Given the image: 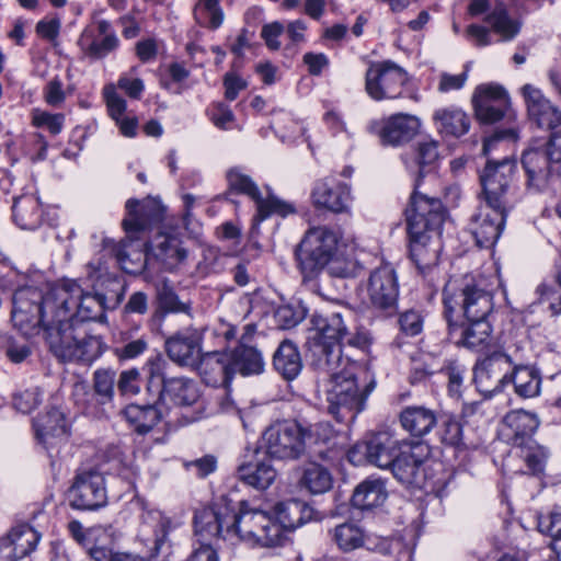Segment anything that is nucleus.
<instances>
[{
    "instance_id": "1",
    "label": "nucleus",
    "mask_w": 561,
    "mask_h": 561,
    "mask_svg": "<svg viewBox=\"0 0 561 561\" xmlns=\"http://www.w3.org/2000/svg\"><path fill=\"white\" fill-rule=\"evenodd\" d=\"M334 436L329 422L309 423L300 419L276 420L262 433L261 448L272 460L284 462L310 458L325 459L327 451L316 447Z\"/></svg>"
},
{
    "instance_id": "2",
    "label": "nucleus",
    "mask_w": 561,
    "mask_h": 561,
    "mask_svg": "<svg viewBox=\"0 0 561 561\" xmlns=\"http://www.w3.org/2000/svg\"><path fill=\"white\" fill-rule=\"evenodd\" d=\"M410 259L422 275L436 267L443 249L442 228L447 210L442 201L413 191L405 208Z\"/></svg>"
},
{
    "instance_id": "3",
    "label": "nucleus",
    "mask_w": 561,
    "mask_h": 561,
    "mask_svg": "<svg viewBox=\"0 0 561 561\" xmlns=\"http://www.w3.org/2000/svg\"><path fill=\"white\" fill-rule=\"evenodd\" d=\"M55 295L56 287L46 294L31 286L16 289L12 296L13 325L25 336H34L43 331L50 345V333L57 332L62 324Z\"/></svg>"
},
{
    "instance_id": "4",
    "label": "nucleus",
    "mask_w": 561,
    "mask_h": 561,
    "mask_svg": "<svg viewBox=\"0 0 561 561\" xmlns=\"http://www.w3.org/2000/svg\"><path fill=\"white\" fill-rule=\"evenodd\" d=\"M352 317V312L345 308L340 311L314 312L311 316L310 322L316 333L311 339L310 351L319 369L330 371L341 364Z\"/></svg>"
},
{
    "instance_id": "5",
    "label": "nucleus",
    "mask_w": 561,
    "mask_h": 561,
    "mask_svg": "<svg viewBox=\"0 0 561 561\" xmlns=\"http://www.w3.org/2000/svg\"><path fill=\"white\" fill-rule=\"evenodd\" d=\"M125 286L119 285V291L113 306H107V298L103 294L84 291L77 280L70 279L56 287L55 301L59 306L62 325L76 323L85 325V322H102L106 319L105 310L116 308L123 300Z\"/></svg>"
},
{
    "instance_id": "6",
    "label": "nucleus",
    "mask_w": 561,
    "mask_h": 561,
    "mask_svg": "<svg viewBox=\"0 0 561 561\" xmlns=\"http://www.w3.org/2000/svg\"><path fill=\"white\" fill-rule=\"evenodd\" d=\"M327 371L330 388L327 390V411L336 422L353 421L358 413L365 410L366 400L375 389V380L359 385L357 377L348 369Z\"/></svg>"
},
{
    "instance_id": "7",
    "label": "nucleus",
    "mask_w": 561,
    "mask_h": 561,
    "mask_svg": "<svg viewBox=\"0 0 561 561\" xmlns=\"http://www.w3.org/2000/svg\"><path fill=\"white\" fill-rule=\"evenodd\" d=\"M444 317L460 316L461 320L490 318L494 304L493 295L472 277H463L444 288Z\"/></svg>"
},
{
    "instance_id": "8",
    "label": "nucleus",
    "mask_w": 561,
    "mask_h": 561,
    "mask_svg": "<svg viewBox=\"0 0 561 561\" xmlns=\"http://www.w3.org/2000/svg\"><path fill=\"white\" fill-rule=\"evenodd\" d=\"M337 243V233L325 226L307 230L295 249V259L304 283L319 276L325 264L336 254Z\"/></svg>"
},
{
    "instance_id": "9",
    "label": "nucleus",
    "mask_w": 561,
    "mask_h": 561,
    "mask_svg": "<svg viewBox=\"0 0 561 561\" xmlns=\"http://www.w3.org/2000/svg\"><path fill=\"white\" fill-rule=\"evenodd\" d=\"M49 350L64 362L90 364L103 353V343L90 335L85 325L68 323L50 333Z\"/></svg>"
},
{
    "instance_id": "10",
    "label": "nucleus",
    "mask_w": 561,
    "mask_h": 561,
    "mask_svg": "<svg viewBox=\"0 0 561 561\" xmlns=\"http://www.w3.org/2000/svg\"><path fill=\"white\" fill-rule=\"evenodd\" d=\"M559 133L552 131L542 146L523 152L522 164L527 174V185L541 187L561 176V146Z\"/></svg>"
},
{
    "instance_id": "11",
    "label": "nucleus",
    "mask_w": 561,
    "mask_h": 561,
    "mask_svg": "<svg viewBox=\"0 0 561 561\" xmlns=\"http://www.w3.org/2000/svg\"><path fill=\"white\" fill-rule=\"evenodd\" d=\"M431 456V446L423 440L401 439V448L389 470L393 477L407 486L422 488L424 483V462Z\"/></svg>"
},
{
    "instance_id": "12",
    "label": "nucleus",
    "mask_w": 561,
    "mask_h": 561,
    "mask_svg": "<svg viewBox=\"0 0 561 561\" xmlns=\"http://www.w3.org/2000/svg\"><path fill=\"white\" fill-rule=\"evenodd\" d=\"M408 81V72L394 61H371L365 75V90L375 101L398 99Z\"/></svg>"
},
{
    "instance_id": "13",
    "label": "nucleus",
    "mask_w": 561,
    "mask_h": 561,
    "mask_svg": "<svg viewBox=\"0 0 561 561\" xmlns=\"http://www.w3.org/2000/svg\"><path fill=\"white\" fill-rule=\"evenodd\" d=\"M369 307L383 318L398 313L399 283L394 268L385 264L370 272L367 283Z\"/></svg>"
},
{
    "instance_id": "14",
    "label": "nucleus",
    "mask_w": 561,
    "mask_h": 561,
    "mask_svg": "<svg viewBox=\"0 0 561 561\" xmlns=\"http://www.w3.org/2000/svg\"><path fill=\"white\" fill-rule=\"evenodd\" d=\"M516 161L511 158L493 159L485 161L483 169L479 173V180L482 187L483 201L496 205L506 204L507 193L512 185L516 171Z\"/></svg>"
},
{
    "instance_id": "15",
    "label": "nucleus",
    "mask_w": 561,
    "mask_h": 561,
    "mask_svg": "<svg viewBox=\"0 0 561 561\" xmlns=\"http://www.w3.org/2000/svg\"><path fill=\"white\" fill-rule=\"evenodd\" d=\"M68 492L75 510L96 511L107 504L105 477L96 468L79 470Z\"/></svg>"
},
{
    "instance_id": "16",
    "label": "nucleus",
    "mask_w": 561,
    "mask_h": 561,
    "mask_svg": "<svg viewBox=\"0 0 561 561\" xmlns=\"http://www.w3.org/2000/svg\"><path fill=\"white\" fill-rule=\"evenodd\" d=\"M241 524L239 538L253 541L262 547L280 546L284 536L279 525L265 511L251 508L247 501H241Z\"/></svg>"
},
{
    "instance_id": "17",
    "label": "nucleus",
    "mask_w": 561,
    "mask_h": 561,
    "mask_svg": "<svg viewBox=\"0 0 561 561\" xmlns=\"http://www.w3.org/2000/svg\"><path fill=\"white\" fill-rule=\"evenodd\" d=\"M445 320L448 340L456 346L482 352L492 344L493 328L489 318L461 320L460 316L449 314Z\"/></svg>"
},
{
    "instance_id": "18",
    "label": "nucleus",
    "mask_w": 561,
    "mask_h": 561,
    "mask_svg": "<svg viewBox=\"0 0 561 561\" xmlns=\"http://www.w3.org/2000/svg\"><path fill=\"white\" fill-rule=\"evenodd\" d=\"M513 360L504 352H493L477 362L473 367V381L477 390L485 398L501 392L508 383Z\"/></svg>"
},
{
    "instance_id": "19",
    "label": "nucleus",
    "mask_w": 561,
    "mask_h": 561,
    "mask_svg": "<svg viewBox=\"0 0 561 561\" xmlns=\"http://www.w3.org/2000/svg\"><path fill=\"white\" fill-rule=\"evenodd\" d=\"M401 448V440L396 439L388 432L368 434L362 442L356 443L348 451L351 462L365 460L381 469H388L396 454Z\"/></svg>"
},
{
    "instance_id": "20",
    "label": "nucleus",
    "mask_w": 561,
    "mask_h": 561,
    "mask_svg": "<svg viewBox=\"0 0 561 561\" xmlns=\"http://www.w3.org/2000/svg\"><path fill=\"white\" fill-rule=\"evenodd\" d=\"M508 205L485 202L471 218L472 234L479 248L489 249L499 240L506 222Z\"/></svg>"
},
{
    "instance_id": "21",
    "label": "nucleus",
    "mask_w": 561,
    "mask_h": 561,
    "mask_svg": "<svg viewBox=\"0 0 561 561\" xmlns=\"http://www.w3.org/2000/svg\"><path fill=\"white\" fill-rule=\"evenodd\" d=\"M421 121L408 113L392 114L370 125L382 146L400 147L410 142L420 131Z\"/></svg>"
},
{
    "instance_id": "22",
    "label": "nucleus",
    "mask_w": 561,
    "mask_h": 561,
    "mask_svg": "<svg viewBox=\"0 0 561 561\" xmlns=\"http://www.w3.org/2000/svg\"><path fill=\"white\" fill-rule=\"evenodd\" d=\"M202 341L203 332L196 328L187 327L165 340L167 355L176 365L193 368L202 354Z\"/></svg>"
},
{
    "instance_id": "23",
    "label": "nucleus",
    "mask_w": 561,
    "mask_h": 561,
    "mask_svg": "<svg viewBox=\"0 0 561 561\" xmlns=\"http://www.w3.org/2000/svg\"><path fill=\"white\" fill-rule=\"evenodd\" d=\"M472 104L477 119L484 124H494L507 115L510 99L506 91L499 85H480L477 88Z\"/></svg>"
},
{
    "instance_id": "24",
    "label": "nucleus",
    "mask_w": 561,
    "mask_h": 561,
    "mask_svg": "<svg viewBox=\"0 0 561 561\" xmlns=\"http://www.w3.org/2000/svg\"><path fill=\"white\" fill-rule=\"evenodd\" d=\"M522 93L527 106L529 119L539 128H546L550 131H558L561 124V113L558 107L552 105L548 99L543 96L541 91L531 84H525Z\"/></svg>"
},
{
    "instance_id": "25",
    "label": "nucleus",
    "mask_w": 561,
    "mask_h": 561,
    "mask_svg": "<svg viewBox=\"0 0 561 561\" xmlns=\"http://www.w3.org/2000/svg\"><path fill=\"white\" fill-rule=\"evenodd\" d=\"M311 198L317 208H324L334 214L346 213L351 199V191L347 184L320 180L316 183Z\"/></svg>"
},
{
    "instance_id": "26",
    "label": "nucleus",
    "mask_w": 561,
    "mask_h": 561,
    "mask_svg": "<svg viewBox=\"0 0 561 561\" xmlns=\"http://www.w3.org/2000/svg\"><path fill=\"white\" fill-rule=\"evenodd\" d=\"M274 520L279 525L282 535L284 530H295L308 522L318 519V512L307 502L299 499H289L275 504L273 508Z\"/></svg>"
},
{
    "instance_id": "27",
    "label": "nucleus",
    "mask_w": 561,
    "mask_h": 561,
    "mask_svg": "<svg viewBox=\"0 0 561 561\" xmlns=\"http://www.w3.org/2000/svg\"><path fill=\"white\" fill-rule=\"evenodd\" d=\"M192 369L210 387L228 386L232 379L229 357L225 352L202 353Z\"/></svg>"
},
{
    "instance_id": "28",
    "label": "nucleus",
    "mask_w": 561,
    "mask_h": 561,
    "mask_svg": "<svg viewBox=\"0 0 561 561\" xmlns=\"http://www.w3.org/2000/svg\"><path fill=\"white\" fill-rule=\"evenodd\" d=\"M507 442L515 447L524 448L534 444L533 435L539 426V420L534 413L517 410L508 412L504 419Z\"/></svg>"
},
{
    "instance_id": "29",
    "label": "nucleus",
    "mask_w": 561,
    "mask_h": 561,
    "mask_svg": "<svg viewBox=\"0 0 561 561\" xmlns=\"http://www.w3.org/2000/svg\"><path fill=\"white\" fill-rule=\"evenodd\" d=\"M147 256L161 262L165 268H173L182 263L187 251L182 247V242L174 236L159 233L152 241L145 242Z\"/></svg>"
},
{
    "instance_id": "30",
    "label": "nucleus",
    "mask_w": 561,
    "mask_h": 561,
    "mask_svg": "<svg viewBox=\"0 0 561 561\" xmlns=\"http://www.w3.org/2000/svg\"><path fill=\"white\" fill-rule=\"evenodd\" d=\"M126 210L129 218L123 220V227L128 234L145 231L163 219V208L154 202L139 206L137 199L130 198L126 202Z\"/></svg>"
},
{
    "instance_id": "31",
    "label": "nucleus",
    "mask_w": 561,
    "mask_h": 561,
    "mask_svg": "<svg viewBox=\"0 0 561 561\" xmlns=\"http://www.w3.org/2000/svg\"><path fill=\"white\" fill-rule=\"evenodd\" d=\"M67 528L73 540L85 550L115 547V537L112 526L96 525L84 528L79 520H71L68 523Z\"/></svg>"
},
{
    "instance_id": "32",
    "label": "nucleus",
    "mask_w": 561,
    "mask_h": 561,
    "mask_svg": "<svg viewBox=\"0 0 561 561\" xmlns=\"http://www.w3.org/2000/svg\"><path fill=\"white\" fill-rule=\"evenodd\" d=\"M227 354L232 376L237 373L242 376L259 375L264 370L265 362L262 353L247 344V335H242L239 344Z\"/></svg>"
},
{
    "instance_id": "33",
    "label": "nucleus",
    "mask_w": 561,
    "mask_h": 561,
    "mask_svg": "<svg viewBox=\"0 0 561 561\" xmlns=\"http://www.w3.org/2000/svg\"><path fill=\"white\" fill-rule=\"evenodd\" d=\"M399 422L412 437L422 438L437 425V416L424 405H409L399 413Z\"/></svg>"
},
{
    "instance_id": "34",
    "label": "nucleus",
    "mask_w": 561,
    "mask_h": 561,
    "mask_svg": "<svg viewBox=\"0 0 561 561\" xmlns=\"http://www.w3.org/2000/svg\"><path fill=\"white\" fill-rule=\"evenodd\" d=\"M165 412L164 407L149 402L130 403L123 410L126 421L139 435H146L151 432L162 420Z\"/></svg>"
},
{
    "instance_id": "35",
    "label": "nucleus",
    "mask_w": 561,
    "mask_h": 561,
    "mask_svg": "<svg viewBox=\"0 0 561 561\" xmlns=\"http://www.w3.org/2000/svg\"><path fill=\"white\" fill-rule=\"evenodd\" d=\"M388 497L386 481L380 478L368 477L353 491L351 503L359 511H371L381 506Z\"/></svg>"
},
{
    "instance_id": "36",
    "label": "nucleus",
    "mask_w": 561,
    "mask_h": 561,
    "mask_svg": "<svg viewBox=\"0 0 561 561\" xmlns=\"http://www.w3.org/2000/svg\"><path fill=\"white\" fill-rule=\"evenodd\" d=\"M275 371L286 381L296 379L302 369V358L298 346L290 340L279 343L272 360Z\"/></svg>"
},
{
    "instance_id": "37",
    "label": "nucleus",
    "mask_w": 561,
    "mask_h": 561,
    "mask_svg": "<svg viewBox=\"0 0 561 561\" xmlns=\"http://www.w3.org/2000/svg\"><path fill=\"white\" fill-rule=\"evenodd\" d=\"M156 304L157 306L150 318L152 323L161 322L168 313H191V304L182 302L167 280L156 285Z\"/></svg>"
},
{
    "instance_id": "38",
    "label": "nucleus",
    "mask_w": 561,
    "mask_h": 561,
    "mask_svg": "<svg viewBox=\"0 0 561 561\" xmlns=\"http://www.w3.org/2000/svg\"><path fill=\"white\" fill-rule=\"evenodd\" d=\"M199 398L196 382L185 377H167L164 389V409L169 410L168 403L180 407H191Z\"/></svg>"
},
{
    "instance_id": "39",
    "label": "nucleus",
    "mask_w": 561,
    "mask_h": 561,
    "mask_svg": "<svg viewBox=\"0 0 561 561\" xmlns=\"http://www.w3.org/2000/svg\"><path fill=\"white\" fill-rule=\"evenodd\" d=\"M237 477L249 486L266 490L274 483L277 471L266 461L243 462L237 468Z\"/></svg>"
},
{
    "instance_id": "40",
    "label": "nucleus",
    "mask_w": 561,
    "mask_h": 561,
    "mask_svg": "<svg viewBox=\"0 0 561 561\" xmlns=\"http://www.w3.org/2000/svg\"><path fill=\"white\" fill-rule=\"evenodd\" d=\"M484 22L491 26L494 33L501 36L502 41H512L522 28V22L510 15L507 5L502 0L494 2L492 9L485 15Z\"/></svg>"
},
{
    "instance_id": "41",
    "label": "nucleus",
    "mask_w": 561,
    "mask_h": 561,
    "mask_svg": "<svg viewBox=\"0 0 561 561\" xmlns=\"http://www.w3.org/2000/svg\"><path fill=\"white\" fill-rule=\"evenodd\" d=\"M128 247H133L131 240H122L119 243L112 242L111 253L126 273L141 274L151 257L147 256V249L144 245L142 249L131 251L127 250Z\"/></svg>"
},
{
    "instance_id": "42",
    "label": "nucleus",
    "mask_w": 561,
    "mask_h": 561,
    "mask_svg": "<svg viewBox=\"0 0 561 561\" xmlns=\"http://www.w3.org/2000/svg\"><path fill=\"white\" fill-rule=\"evenodd\" d=\"M299 484L312 494L328 492L333 484V478L329 469L318 463L314 458L307 459Z\"/></svg>"
},
{
    "instance_id": "43",
    "label": "nucleus",
    "mask_w": 561,
    "mask_h": 561,
    "mask_svg": "<svg viewBox=\"0 0 561 561\" xmlns=\"http://www.w3.org/2000/svg\"><path fill=\"white\" fill-rule=\"evenodd\" d=\"M215 504L222 539L229 536L239 537L241 526L239 523V520H241V501L234 505L227 495H222Z\"/></svg>"
},
{
    "instance_id": "44",
    "label": "nucleus",
    "mask_w": 561,
    "mask_h": 561,
    "mask_svg": "<svg viewBox=\"0 0 561 561\" xmlns=\"http://www.w3.org/2000/svg\"><path fill=\"white\" fill-rule=\"evenodd\" d=\"M434 119L440 134L456 138L467 134L470 128V118L459 108L438 110L434 113Z\"/></svg>"
},
{
    "instance_id": "45",
    "label": "nucleus",
    "mask_w": 561,
    "mask_h": 561,
    "mask_svg": "<svg viewBox=\"0 0 561 561\" xmlns=\"http://www.w3.org/2000/svg\"><path fill=\"white\" fill-rule=\"evenodd\" d=\"M514 385L515 392L522 398H534L539 394L540 377L538 371L529 366H516L510 373L508 383Z\"/></svg>"
},
{
    "instance_id": "46",
    "label": "nucleus",
    "mask_w": 561,
    "mask_h": 561,
    "mask_svg": "<svg viewBox=\"0 0 561 561\" xmlns=\"http://www.w3.org/2000/svg\"><path fill=\"white\" fill-rule=\"evenodd\" d=\"M330 534L332 541L343 552H352L362 548L365 543L364 530L353 523L340 524Z\"/></svg>"
},
{
    "instance_id": "47",
    "label": "nucleus",
    "mask_w": 561,
    "mask_h": 561,
    "mask_svg": "<svg viewBox=\"0 0 561 561\" xmlns=\"http://www.w3.org/2000/svg\"><path fill=\"white\" fill-rule=\"evenodd\" d=\"M14 221L23 229H35L41 222V208L38 201L33 196H23L14 199L12 206Z\"/></svg>"
},
{
    "instance_id": "48",
    "label": "nucleus",
    "mask_w": 561,
    "mask_h": 561,
    "mask_svg": "<svg viewBox=\"0 0 561 561\" xmlns=\"http://www.w3.org/2000/svg\"><path fill=\"white\" fill-rule=\"evenodd\" d=\"M36 437L43 443H48L49 438L67 437L68 431L64 414L58 409H51L36 423Z\"/></svg>"
},
{
    "instance_id": "49",
    "label": "nucleus",
    "mask_w": 561,
    "mask_h": 561,
    "mask_svg": "<svg viewBox=\"0 0 561 561\" xmlns=\"http://www.w3.org/2000/svg\"><path fill=\"white\" fill-rule=\"evenodd\" d=\"M12 541L19 559H22L33 552L39 541V534L27 524H21L12 527L7 534Z\"/></svg>"
},
{
    "instance_id": "50",
    "label": "nucleus",
    "mask_w": 561,
    "mask_h": 561,
    "mask_svg": "<svg viewBox=\"0 0 561 561\" xmlns=\"http://www.w3.org/2000/svg\"><path fill=\"white\" fill-rule=\"evenodd\" d=\"M195 535L202 540L222 538L220 525L216 514V504L196 511L194 515Z\"/></svg>"
},
{
    "instance_id": "51",
    "label": "nucleus",
    "mask_w": 561,
    "mask_h": 561,
    "mask_svg": "<svg viewBox=\"0 0 561 561\" xmlns=\"http://www.w3.org/2000/svg\"><path fill=\"white\" fill-rule=\"evenodd\" d=\"M116 374L111 369H98L93 374V391L96 402L107 404L114 397Z\"/></svg>"
},
{
    "instance_id": "52",
    "label": "nucleus",
    "mask_w": 561,
    "mask_h": 561,
    "mask_svg": "<svg viewBox=\"0 0 561 561\" xmlns=\"http://www.w3.org/2000/svg\"><path fill=\"white\" fill-rule=\"evenodd\" d=\"M167 386V377L160 367H151L146 381V394L149 403L164 407V389Z\"/></svg>"
},
{
    "instance_id": "53",
    "label": "nucleus",
    "mask_w": 561,
    "mask_h": 561,
    "mask_svg": "<svg viewBox=\"0 0 561 561\" xmlns=\"http://www.w3.org/2000/svg\"><path fill=\"white\" fill-rule=\"evenodd\" d=\"M561 520L560 514L557 512H550L548 515H538L537 528L538 530L549 536V547L556 553L557 561H561L560 551L558 550L557 543L561 537V527H558V523Z\"/></svg>"
},
{
    "instance_id": "54",
    "label": "nucleus",
    "mask_w": 561,
    "mask_h": 561,
    "mask_svg": "<svg viewBox=\"0 0 561 561\" xmlns=\"http://www.w3.org/2000/svg\"><path fill=\"white\" fill-rule=\"evenodd\" d=\"M255 204L257 210L255 219L259 221L265 220L273 214H277L284 217L288 214L295 213V208L291 204L280 201L275 196H268L266 199H264L260 195L259 201H256Z\"/></svg>"
},
{
    "instance_id": "55",
    "label": "nucleus",
    "mask_w": 561,
    "mask_h": 561,
    "mask_svg": "<svg viewBox=\"0 0 561 561\" xmlns=\"http://www.w3.org/2000/svg\"><path fill=\"white\" fill-rule=\"evenodd\" d=\"M306 316L307 310L300 304L279 306L274 314L277 325L283 330L295 328Z\"/></svg>"
},
{
    "instance_id": "56",
    "label": "nucleus",
    "mask_w": 561,
    "mask_h": 561,
    "mask_svg": "<svg viewBox=\"0 0 561 561\" xmlns=\"http://www.w3.org/2000/svg\"><path fill=\"white\" fill-rule=\"evenodd\" d=\"M147 348L148 341L145 336L133 340L128 332H124L122 333V345L114 348V354L119 360L134 359Z\"/></svg>"
},
{
    "instance_id": "57",
    "label": "nucleus",
    "mask_w": 561,
    "mask_h": 561,
    "mask_svg": "<svg viewBox=\"0 0 561 561\" xmlns=\"http://www.w3.org/2000/svg\"><path fill=\"white\" fill-rule=\"evenodd\" d=\"M439 437L440 442L446 446L466 448L462 424L455 417H447L442 422Z\"/></svg>"
},
{
    "instance_id": "58",
    "label": "nucleus",
    "mask_w": 561,
    "mask_h": 561,
    "mask_svg": "<svg viewBox=\"0 0 561 561\" xmlns=\"http://www.w3.org/2000/svg\"><path fill=\"white\" fill-rule=\"evenodd\" d=\"M438 142L435 140H426L419 142L417 145V163L420 165L419 178H422L425 172V168H431L438 160ZM420 179L416 180L414 191H417Z\"/></svg>"
},
{
    "instance_id": "59",
    "label": "nucleus",
    "mask_w": 561,
    "mask_h": 561,
    "mask_svg": "<svg viewBox=\"0 0 561 561\" xmlns=\"http://www.w3.org/2000/svg\"><path fill=\"white\" fill-rule=\"evenodd\" d=\"M227 180L230 190L245 194L250 196L254 202L259 201V197L261 195L260 190L248 175H244L239 171L232 169L228 171Z\"/></svg>"
},
{
    "instance_id": "60",
    "label": "nucleus",
    "mask_w": 561,
    "mask_h": 561,
    "mask_svg": "<svg viewBox=\"0 0 561 561\" xmlns=\"http://www.w3.org/2000/svg\"><path fill=\"white\" fill-rule=\"evenodd\" d=\"M520 457L524 459L528 470L533 474H538L543 470L545 460L547 453L543 447L539 446L534 442L520 448Z\"/></svg>"
},
{
    "instance_id": "61",
    "label": "nucleus",
    "mask_w": 561,
    "mask_h": 561,
    "mask_svg": "<svg viewBox=\"0 0 561 561\" xmlns=\"http://www.w3.org/2000/svg\"><path fill=\"white\" fill-rule=\"evenodd\" d=\"M32 119L34 126L46 127L50 134L58 135L62 129L65 115L61 113L51 114L49 112L34 110Z\"/></svg>"
},
{
    "instance_id": "62",
    "label": "nucleus",
    "mask_w": 561,
    "mask_h": 561,
    "mask_svg": "<svg viewBox=\"0 0 561 561\" xmlns=\"http://www.w3.org/2000/svg\"><path fill=\"white\" fill-rule=\"evenodd\" d=\"M141 379L138 369L131 368L121 373L117 380V390L124 397L137 394L140 390Z\"/></svg>"
},
{
    "instance_id": "63",
    "label": "nucleus",
    "mask_w": 561,
    "mask_h": 561,
    "mask_svg": "<svg viewBox=\"0 0 561 561\" xmlns=\"http://www.w3.org/2000/svg\"><path fill=\"white\" fill-rule=\"evenodd\" d=\"M118 46V38L115 34L103 36L102 39L94 38L85 49V54L94 59H101Z\"/></svg>"
},
{
    "instance_id": "64",
    "label": "nucleus",
    "mask_w": 561,
    "mask_h": 561,
    "mask_svg": "<svg viewBox=\"0 0 561 561\" xmlns=\"http://www.w3.org/2000/svg\"><path fill=\"white\" fill-rule=\"evenodd\" d=\"M400 330L410 336H415L422 332L423 318L420 312L415 310H407L399 317Z\"/></svg>"
}]
</instances>
